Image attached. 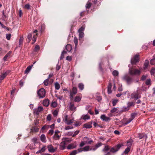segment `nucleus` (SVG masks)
Returning a JSON list of instances; mask_svg holds the SVG:
<instances>
[{
    "label": "nucleus",
    "instance_id": "1",
    "mask_svg": "<svg viewBox=\"0 0 155 155\" xmlns=\"http://www.w3.org/2000/svg\"><path fill=\"white\" fill-rule=\"evenodd\" d=\"M123 145L122 144H119L114 147H111L109 152H104V155H111L110 153H114L117 151Z\"/></svg>",
    "mask_w": 155,
    "mask_h": 155
},
{
    "label": "nucleus",
    "instance_id": "2",
    "mask_svg": "<svg viewBox=\"0 0 155 155\" xmlns=\"http://www.w3.org/2000/svg\"><path fill=\"white\" fill-rule=\"evenodd\" d=\"M129 73L130 74L133 75H140L141 74V71L140 70L134 69L131 68L129 69Z\"/></svg>",
    "mask_w": 155,
    "mask_h": 155
},
{
    "label": "nucleus",
    "instance_id": "3",
    "mask_svg": "<svg viewBox=\"0 0 155 155\" xmlns=\"http://www.w3.org/2000/svg\"><path fill=\"white\" fill-rule=\"evenodd\" d=\"M123 81H126L128 84H130L133 81L132 78L128 75H125L122 78Z\"/></svg>",
    "mask_w": 155,
    "mask_h": 155
},
{
    "label": "nucleus",
    "instance_id": "4",
    "mask_svg": "<svg viewBox=\"0 0 155 155\" xmlns=\"http://www.w3.org/2000/svg\"><path fill=\"white\" fill-rule=\"evenodd\" d=\"M46 91L45 89L42 88L38 90L37 94L40 98H43L45 96Z\"/></svg>",
    "mask_w": 155,
    "mask_h": 155
},
{
    "label": "nucleus",
    "instance_id": "5",
    "mask_svg": "<svg viewBox=\"0 0 155 155\" xmlns=\"http://www.w3.org/2000/svg\"><path fill=\"white\" fill-rule=\"evenodd\" d=\"M139 55L136 54L131 59V63L132 65L135 64L139 62Z\"/></svg>",
    "mask_w": 155,
    "mask_h": 155
},
{
    "label": "nucleus",
    "instance_id": "6",
    "mask_svg": "<svg viewBox=\"0 0 155 155\" xmlns=\"http://www.w3.org/2000/svg\"><path fill=\"white\" fill-rule=\"evenodd\" d=\"M93 123L92 121L87 123L83 125V127L87 129L91 128L92 127V124Z\"/></svg>",
    "mask_w": 155,
    "mask_h": 155
},
{
    "label": "nucleus",
    "instance_id": "7",
    "mask_svg": "<svg viewBox=\"0 0 155 155\" xmlns=\"http://www.w3.org/2000/svg\"><path fill=\"white\" fill-rule=\"evenodd\" d=\"M60 133V131L58 130H56L55 132L54 135L53 136V137L54 139L55 140H59L60 139V137L61 136V134L60 135L58 134Z\"/></svg>",
    "mask_w": 155,
    "mask_h": 155
},
{
    "label": "nucleus",
    "instance_id": "8",
    "mask_svg": "<svg viewBox=\"0 0 155 155\" xmlns=\"http://www.w3.org/2000/svg\"><path fill=\"white\" fill-rule=\"evenodd\" d=\"M131 96L132 98H134L136 100H137L140 97V96L138 94V91H137V92H134L131 94Z\"/></svg>",
    "mask_w": 155,
    "mask_h": 155
},
{
    "label": "nucleus",
    "instance_id": "9",
    "mask_svg": "<svg viewBox=\"0 0 155 155\" xmlns=\"http://www.w3.org/2000/svg\"><path fill=\"white\" fill-rule=\"evenodd\" d=\"M69 107L71 110L74 111H76V107L74 106V101H72L70 103Z\"/></svg>",
    "mask_w": 155,
    "mask_h": 155
},
{
    "label": "nucleus",
    "instance_id": "10",
    "mask_svg": "<svg viewBox=\"0 0 155 155\" xmlns=\"http://www.w3.org/2000/svg\"><path fill=\"white\" fill-rule=\"evenodd\" d=\"M135 104V101H130L128 102L127 105L128 107L130 109L131 108L134 107Z\"/></svg>",
    "mask_w": 155,
    "mask_h": 155
},
{
    "label": "nucleus",
    "instance_id": "11",
    "mask_svg": "<svg viewBox=\"0 0 155 155\" xmlns=\"http://www.w3.org/2000/svg\"><path fill=\"white\" fill-rule=\"evenodd\" d=\"M12 53V52L11 51H9L3 58V60L5 61H7L8 59L10 58Z\"/></svg>",
    "mask_w": 155,
    "mask_h": 155
},
{
    "label": "nucleus",
    "instance_id": "12",
    "mask_svg": "<svg viewBox=\"0 0 155 155\" xmlns=\"http://www.w3.org/2000/svg\"><path fill=\"white\" fill-rule=\"evenodd\" d=\"M101 118L103 120L107 121L110 120V118L109 117L106 116L105 115H102L101 116Z\"/></svg>",
    "mask_w": 155,
    "mask_h": 155
},
{
    "label": "nucleus",
    "instance_id": "13",
    "mask_svg": "<svg viewBox=\"0 0 155 155\" xmlns=\"http://www.w3.org/2000/svg\"><path fill=\"white\" fill-rule=\"evenodd\" d=\"M138 137L140 139L144 138L145 139V140L147 138V135L146 134L143 133L139 134H138Z\"/></svg>",
    "mask_w": 155,
    "mask_h": 155
},
{
    "label": "nucleus",
    "instance_id": "14",
    "mask_svg": "<svg viewBox=\"0 0 155 155\" xmlns=\"http://www.w3.org/2000/svg\"><path fill=\"white\" fill-rule=\"evenodd\" d=\"M39 130L38 128L35 126L32 127L31 129V133L37 132Z\"/></svg>",
    "mask_w": 155,
    "mask_h": 155
},
{
    "label": "nucleus",
    "instance_id": "15",
    "mask_svg": "<svg viewBox=\"0 0 155 155\" xmlns=\"http://www.w3.org/2000/svg\"><path fill=\"white\" fill-rule=\"evenodd\" d=\"M70 93L72 94L75 95L77 93V88L76 87H73Z\"/></svg>",
    "mask_w": 155,
    "mask_h": 155
},
{
    "label": "nucleus",
    "instance_id": "16",
    "mask_svg": "<svg viewBox=\"0 0 155 155\" xmlns=\"http://www.w3.org/2000/svg\"><path fill=\"white\" fill-rule=\"evenodd\" d=\"M66 143L65 142H62L60 145V148L61 150H64L65 148Z\"/></svg>",
    "mask_w": 155,
    "mask_h": 155
},
{
    "label": "nucleus",
    "instance_id": "17",
    "mask_svg": "<svg viewBox=\"0 0 155 155\" xmlns=\"http://www.w3.org/2000/svg\"><path fill=\"white\" fill-rule=\"evenodd\" d=\"M40 140L43 142L45 143L46 142L45 136L44 134L41 135L40 136Z\"/></svg>",
    "mask_w": 155,
    "mask_h": 155
},
{
    "label": "nucleus",
    "instance_id": "18",
    "mask_svg": "<svg viewBox=\"0 0 155 155\" xmlns=\"http://www.w3.org/2000/svg\"><path fill=\"white\" fill-rule=\"evenodd\" d=\"M111 148V147H110L109 145H105L104 146V149H103V151L104 152H107L108 150H110Z\"/></svg>",
    "mask_w": 155,
    "mask_h": 155
},
{
    "label": "nucleus",
    "instance_id": "19",
    "mask_svg": "<svg viewBox=\"0 0 155 155\" xmlns=\"http://www.w3.org/2000/svg\"><path fill=\"white\" fill-rule=\"evenodd\" d=\"M33 66V65L28 66L25 71V73L27 74L29 72L30 70H31L32 66Z\"/></svg>",
    "mask_w": 155,
    "mask_h": 155
},
{
    "label": "nucleus",
    "instance_id": "20",
    "mask_svg": "<svg viewBox=\"0 0 155 155\" xmlns=\"http://www.w3.org/2000/svg\"><path fill=\"white\" fill-rule=\"evenodd\" d=\"M23 39L24 38L23 37H21L20 38L18 42L19 47H21L22 45L23 44Z\"/></svg>",
    "mask_w": 155,
    "mask_h": 155
},
{
    "label": "nucleus",
    "instance_id": "21",
    "mask_svg": "<svg viewBox=\"0 0 155 155\" xmlns=\"http://www.w3.org/2000/svg\"><path fill=\"white\" fill-rule=\"evenodd\" d=\"M76 147V145L73 143H71L69 144L67 147L68 149H73Z\"/></svg>",
    "mask_w": 155,
    "mask_h": 155
},
{
    "label": "nucleus",
    "instance_id": "22",
    "mask_svg": "<svg viewBox=\"0 0 155 155\" xmlns=\"http://www.w3.org/2000/svg\"><path fill=\"white\" fill-rule=\"evenodd\" d=\"M43 104L44 106L48 107L49 104V101L48 99H45L43 101Z\"/></svg>",
    "mask_w": 155,
    "mask_h": 155
},
{
    "label": "nucleus",
    "instance_id": "23",
    "mask_svg": "<svg viewBox=\"0 0 155 155\" xmlns=\"http://www.w3.org/2000/svg\"><path fill=\"white\" fill-rule=\"evenodd\" d=\"M112 85L111 83H109L107 86V92L108 94L111 93L112 92L111 91Z\"/></svg>",
    "mask_w": 155,
    "mask_h": 155
},
{
    "label": "nucleus",
    "instance_id": "24",
    "mask_svg": "<svg viewBox=\"0 0 155 155\" xmlns=\"http://www.w3.org/2000/svg\"><path fill=\"white\" fill-rule=\"evenodd\" d=\"M66 49L68 51H70L72 49V47L71 45L69 44L67 45L65 47Z\"/></svg>",
    "mask_w": 155,
    "mask_h": 155
},
{
    "label": "nucleus",
    "instance_id": "25",
    "mask_svg": "<svg viewBox=\"0 0 155 155\" xmlns=\"http://www.w3.org/2000/svg\"><path fill=\"white\" fill-rule=\"evenodd\" d=\"M81 98L80 96H77L75 97L74 101L75 102H78L81 101Z\"/></svg>",
    "mask_w": 155,
    "mask_h": 155
},
{
    "label": "nucleus",
    "instance_id": "26",
    "mask_svg": "<svg viewBox=\"0 0 155 155\" xmlns=\"http://www.w3.org/2000/svg\"><path fill=\"white\" fill-rule=\"evenodd\" d=\"M78 87L82 91L84 89V84L82 83H79L78 84Z\"/></svg>",
    "mask_w": 155,
    "mask_h": 155
},
{
    "label": "nucleus",
    "instance_id": "27",
    "mask_svg": "<svg viewBox=\"0 0 155 155\" xmlns=\"http://www.w3.org/2000/svg\"><path fill=\"white\" fill-rule=\"evenodd\" d=\"M90 0H89L86 5L85 7L86 9L90 8L91 5V3L90 2Z\"/></svg>",
    "mask_w": 155,
    "mask_h": 155
},
{
    "label": "nucleus",
    "instance_id": "28",
    "mask_svg": "<svg viewBox=\"0 0 155 155\" xmlns=\"http://www.w3.org/2000/svg\"><path fill=\"white\" fill-rule=\"evenodd\" d=\"M48 150L50 152L54 153L55 151V149L53 148V146L50 147H48Z\"/></svg>",
    "mask_w": 155,
    "mask_h": 155
},
{
    "label": "nucleus",
    "instance_id": "29",
    "mask_svg": "<svg viewBox=\"0 0 155 155\" xmlns=\"http://www.w3.org/2000/svg\"><path fill=\"white\" fill-rule=\"evenodd\" d=\"M118 72L116 70H114L112 72V74L114 76H118Z\"/></svg>",
    "mask_w": 155,
    "mask_h": 155
},
{
    "label": "nucleus",
    "instance_id": "30",
    "mask_svg": "<svg viewBox=\"0 0 155 155\" xmlns=\"http://www.w3.org/2000/svg\"><path fill=\"white\" fill-rule=\"evenodd\" d=\"M6 77L2 74L0 75V83H1L2 81Z\"/></svg>",
    "mask_w": 155,
    "mask_h": 155
},
{
    "label": "nucleus",
    "instance_id": "31",
    "mask_svg": "<svg viewBox=\"0 0 155 155\" xmlns=\"http://www.w3.org/2000/svg\"><path fill=\"white\" fill-rule=\"evenodd\" d=\"M55 88L57 90H59L60 88V84L58 82L55 83Z\"/></svg>",
    "mask_w": 155,
    "mask_h": 155
},
{
    "label": "nucleus",
    "instance_id": "32",
    "mask_svg": "<svg viewBox=\"0 0 155 155\" xmlns=\"http://www.w3.org/2000/svg\"><path fill=\"white\" fill-rule=\"evenodd\" d=\"M32 38V35L31 33L28 34L27 36V38L28 40V43L30 42L31 41Z\"/></svg>",
    "mask_w": 155,
    "mask_h": 155
},
{
    "label": "nucleus",
    "instance_id": "33",
    "mask_svg": "<svg viewBox=\"0 0 155 155\" xmlns=\"http://www.w3.org/2000/svg\"><path fill=\"white\" fill-rule=\"evenodd\" d=\"M49 128V126L45 125L42 127L41 130H45L48 129Z\"/></svg>",
    "mask_w": 155,
    "mask_h": 155
},
{
    "label": "nucleus",
    "instance_id": "34",
    "mask_svg": "<svg viewBox=\"0 0 155 155\" xmlns=\"http://www.w3.org/2000/svg\"><path fill=\"white\" fill-rule=\"evenodd\" d=\"M83 141L86 144H87V142L89 140V138L87 137H85L84 138Z\"/></svg>",
    "mask_w": 155,
    "mask_h": 155
},
{
    "label": "nucleus",
    "instance_id": "35",
    "mask_svg": "<svg viewBox=\"0 0 155 155\" xmlns=\"http://www.w3.org/2000/svg\"><path fill=\"white\" fill-rule=\"evenodd\" d=\"M90 146H87L83 148V150L84 151H88L89 150H90Z\"/></svg>",
    "mask_w": 155,
    "mask_h": 155
},
{
    "label": "nucleus",
    "instance_id": "36",
    "mask_svg": "<svg viewBox=\"0 0 155 155\" xmlns=\"http://www.w3.org/2000/svg\"><path fill=\"white\" fill-rule=\"evenodd\" d=\"M133 120L130 117L129 118L128 120L126 121V122L124 123L125 125H127L130 123Z\"/></svg>",
    "mask_w": 155,
    "mask_h": 155
},
{
    "label": "nucleus",
    "instance_id": "37",
    "mask_svg": "<svg viewBox=\"0 0 155 155\" xmlns=\"http://www.w3.org/2000/svg\"><path fill=\"white\" fill-rule=\"evenodd\" d=\"M129 109H130L127 106V107H124L122 110L123 112H125L128 110Z\"/></svg>",
    "mask_w": 155,
    "mask_h": 155
},
{
    "label": "nucleus",
    "instance_id": "38",
    "mask_svg": "<svg viewBox=\"0 0 155 155\" xmlns=\"http://www.w3.org/2000/svg\"><path fill=\"white\" fill-rule=\"evenodd\" d=\"M137 114L136 113H132L131 115L130 118L133 120L134 118L137 116Z\"/></svg>",
    "mask_w": 155,
    "mask_h": 155
},
{
    "label": "nucleus",
    "instance_id": "39",
    "mask_svg": "<svg viewBox=\"0 0 155 155\" xmlns=\"http://www.w3.org/2000/svg\"><path fill=\"white\" fill-rule=\"evenodd\" d=\"M49 80L48 79H47L44 81L43 83L44 85L45 86H48V84L49 83Z\"/></svg>",
    "mask_w": 155,
    "mask_h": 155
},
{
    "label": "nucleus",
    "instance_id": "40",
    "mask_svg": "<svg viewBox=\"0 0 155 155\" xmlns=\"http://www.w3.org/2000/svg\"><path fill=\"white\" fill-rule=\"evenodd\" d=\"M6 52L3 50L2 48H0V55H3Z\"/></svg>",
    "mask_w": 155,
    "mask_h": 155
},
{
    "label": "nucleus",
    "instance_id": "41",
    "mask_svg": "<svg viewBox=\"0 0 155 155\" xmlns=\"http://www.w3.org/2000/svg\"><path fill=\"white\" fill-rule=\"evenodd\" d=\"M40 47L38 45H36L35 47L34 51L35 52L38 51L40 50Z\"/></svg>",
    "mask_w": 155,
    "mask_h": 155
},
{
    "label": "nucleus",
    "instance_id": "42",
    "mask_svg": "<svg viewBox=\"0 0 155 155\" xmlns=\"http://www.w3.org/2000/svg\"><path fill=\"white\" fill-rule=\"evenodd\" d=\"M74 42L75 44V47H76L78 44V39L76 38H74Z\"/></svg>",
    "mask_w": 155,
    "mask_h": 155
},
{
    "label": "nucleus",
    "instance_id": "43",
    "mask_svg": "<svg viewBox=\"0 0 155 155\" xmlns=\"http://www.w3.org/2000/svg\"><path fill=\"white\" fill-rule=\"evenodd\" d=\"M78 152L77 150H73L70 153V155H75Z\"/></svg>",
    "mask_w": 155,
    "mask_h": 155
},
{
    "label": "nucleus",
    "instance_id": "44",
    "mask_svg": "<svg viewBox=\"0 0 155 155\" xmlns=\"http://www.w3.org/2000/svg\"><path fill=\"white\" fill-rule=\"evenodd\" d=\"M102 145V143L101 142L98 143L96 144L95 146L97 148H98L99 147L101 146Z\"/></svg>",
    "mask_w": 155,
    "mask_h": 155
},
{
    "label": "nucleus",
    "instance_id": "45",
    "mask_svg": "<svg viewBox=\"0 0 155 155\" xmlns=\"http://www.w3.org/2000/svg\"><path fill=\"white\" fill-rule=\"evenodd\" d=\"M118 101L117 100H114L112 101V104L113 106L116 105Z\"/></svg>",
    "mask_w": 155,
    "mask_h": 155
},
{
    "label": "nucleus",
    "instance_id": "46",
    "mask_svg": "<svg viewBox=\"0 0 155 155\" xmlns=\"http://www.w3.org/2000/svg\"><path fill=\"white\" fill-rule=\"evenodd\" d=\"M37 35V34H36L35 35L33 36L32 40L33 41H34V42L32 44L35 42L36 41Z\"/></svg>",
    "mask_w": 155,
    "mask_h": 155
},
{
    "label": "nucleus",
    "instance_id": "47",
    "mask_svg": "<svg viewBox=\"0 0 155 155\" xmlns=\"http://www.w3.org/2000/svg\"><path fill=\"white\" fill-rule=\"evenodd\" d=\"M150 64L152 65H154L155 64V58H153L151 60Z\"/></svg>",
    "mask_w": 155,
    "mask_h": 155
},
{
    "label": "nucleus",
    "instance_id": "48",
    "mask_svg": "<svg viewBox=\"0 0 155 155\" xmlns=\"http://www.w3.org/2000/svg\"><path fill=\"white\" fill-rule=\"evenodd\" d=\"M118 110L117 108H114L111 110L110 112L111 113H114L115 112H117Z\"/></svg>",
    "mask_w": 155,
    "mask_h": 155
},
{
    "label": "nucleus",
    "instance_id": "49",
    "mask_svg": "<svg viewBox=\"0 0 155 155\" xmlns=\"http://www.w3.org/2000/svg\"><path fill=\"white\" fill-rule=\"evenodd\" d=\"M11 35L10 34H7L6 35V38L8 40H10L11 38Z\"/></svg>",
    "mask_w": 155,
    "mask_h": 155
},
{
    "label": "nucleus",
    "instance_id": "50",
    "mask_svg": "<svg viewBox=\"0 0 155 155\" xmlns=\"http://www.w3.org/2000/svg\"><path fill=\"white\" fill-rule=\"evenodd\" d=\"M71 140L68 138H66L64 139V140L63 142H65L66 143L67 142H70Z\"/></svg>",
    "mask_w": 155,
    "mask_h": 155
},
{
    "label": "nucleus",
    "instance_id": "51",
    "mask_svg": "<svg viewBox=\"0 0 155 155\" xmlns=\"http://www.w3.org/2000/svg\"><path fill=\"white\" fill-rule=\"evenodd\" d=\"M130 151V148L129 147L127 148L125 151H124V153L127 154V153Z\"/></svg>",
    "mask_w": 155,
    "mask_h": 155
},
{
    "label": "nucleus",
    "instance_id": "52",
    "mask_svg": "<svg viewBox=\"0 0 155 155\" xmlns=\"http://www.w3.org/2000/svg\"><path fill=\"white\" fill-rule=\"evenodd\" d=\"M150 81H151V80L150 79L147 80L146 81V83H145L147 85H150L151 84Z\"/></svg>",
    "mask_w": 155,
    "mask_h": 155
},
{
    "label": "nucleus",
    "instance_id": "53",
    "mask_svg": "<svg viewBox=\"0 0 155 155\" xmlns=\"http://www.w3.org/2000/svg\"><path fill=\"white\" fill-rule=\"evenodd\" d=\"M57 104L56 102H53L51 104V106L53 107H55L57 106Z\"/></svg>",
    "mask_w": 155,
    "mask_h": 155
},
{
    "label": "nucleus",
    "instance_id": "54",
    "mask_svg": "<svg viewBox=\"0 0 155 155\" xmlns=\"http://www.w3.org/2000/svg\"><path fill=\"white\" fill-rule=\"evenodd\" d=\"M79 132V130H77L75 131L74 133V134L72 135L73 137H74L76 135H77Z\"/></svg>",
    "mask_w": 155,
    "mask_h": 155
},
{
    "label": "nucleus",
    "instance_id": "55",
    "mask_svg": "<svg viewBox=\"0 0 155 155\" xmlns=\"http://www.w3.org/2000/svg\"><path fill=\"white\" fill-rule=\"evenodd\" d=\"M90 118V117L89 116L87 115H85L83 117V119L84 120H86L87 119H89Z\"/></svg>",
    "mask_w": 155,
    "mask_h": 155
},
{
    "label": "nucleus",
    "instance_id": "56",
    "mask_svg": "<svg viewBox=\"0 0 155 155\" xmlns=\"http://www.w3.org/2000/svg\"><path fill=\"white\" fill-rule=\"evenodd\" d=\"M45 146H44L41 148V149L40 150L42 153L44 152L45 151Z\"/></svg>",
    "mask_w": 155,
    "mask_h": 155
},
{
    "label": "nucleus",
    "instance_id": "57",
    "mask_svg": "<svg viewBox=\"0 0 155 155\" xmlns=\"http://www.w3.org/2000/svg\"><path fill=\"white\" fill-rule=\"evenodd\" d=\"M47 119L48 120L50 121L51 120V115H48L47 117Z\"/></svg>",
    "mask_w": 155,
    "mask_h": 155
},
{
    "label": "nucleus",
    "instance_id": "58",
    "mask_svg": "<svg viewBox=\"0 0 155 155\" xmlns=\"http://www.w3.org/2000/svg\"><path fill=\"white\" fill-rule=\"evenodd\" d=\"M73 128V126H68L66 127H65V129L66 130H69L70 129H72Z\"/></svg>",
    "mask_w": 155,
    "mask_h": 155
},
{
    "label": "nucleus",
    "instance_id": "59",
    "mask_svg": "<svg viewBox=\"0 0 155 155\" xmlns=\"http://www.w3.org/2000/svg\"><path fill=\"white\" fill-rule=\"evenodd\" d=\"M25 8L27 9H30V5L29 4H27L25 5Z\"/></svg>",
    "mask_w": 155,
    "mask_h": 155
},
{
    "label": "nucleus",
    "instance_id": "60",
    "mask_svg": "<svg viewBox=\"0 0 155 155\" xmlns=\"http://www.w3.org/2000/svg\"><path fill=\"white\" fill-rule=\"evenodd\" d=\"M85 144H86L83 141H81V143L80 144V147H82Z\"/></svg>",
    "mask_w": 155,
    "mask_h": 155
},
{
    "label": "nucleus",
    "instance_id": "61",
    "mask_svg": "<svg viewBox=\"0 0 155 155\" xmlns=\"http://www.w3.org/2000/svg\"><path fill=\"white\" fill-rule=\"evenodd\" d=\"M43 110V108L42 107L40 106L39 107L37 111L38 112H41Z\"/></svg>",
    "mask_w": 155,
    "mask_h": 155
},
{
    "label": "nucleus",
    "instance_id": "62",
    "mask_svg": "<svg viewBox=\"0 0 155 155\" xmlns=\"http://www.w3.org/2000/svg\"><path fill=\"white\" fill-rule=\"evenodd\" d=\"M66 59L67 60L71 61L72 59V57L70 56H67L66 57Z\"/></svg>",
    "mask_w": 155,
    "mask_h": 155
},
{
    "label": "nucleus",
    "instance_id": "63",
    "mask_svg": "<svg viewBox=\"0 0 155 155\" xmlns=\"http://www.w3.org/2000/svg\"><path fill=\"white\" fill-rule=\"evenodd\" d=\"M73 120H68V121H67V124H71L72 123H73Z\"/></svg>",
    "mask_w": 155,
    "mask_h": 155
},
{
    "label": "nucleus",
    "instance_id": "64",
    "mask_svg": "<svg viewBox=\"0 0 155 155\" xmlns=\"http://www.w3.org/2000/svg\"><path fill=\"white\" fill-rule=\"evenodd\" d=\"M84 35V33L82 32H81L79 34V37L80 38H82Z\"/></svg>",
    "mask_w": 155,
    "mask_h": 155
}]
</instances>
